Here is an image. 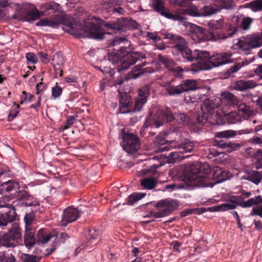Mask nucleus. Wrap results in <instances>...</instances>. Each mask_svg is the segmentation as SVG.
<instances>
[{
    "instance_id": "c756f323",
    "label": "nucleus",
    "mask_w": 262,
    "mask_h": 262,
    "mask_svg": "<svg viewBox=\"0 0 262 262\" xmlns=\"http://www.w3.org/2000/svg\"><path fill=\"white\" fill-rule=\"evenodd\" d=\"M19 188V184L14 180H8L3 182L0 185V192L2 194L12 193Z\"/></svg>"
},
{
    "instance_id": "473e14b6",
    "label": "nucleus",
    "mask_w": 262,
    "mask_h": 262,
    "mask_svg": "<svg viewBox=\"0 0 262 262\" xmlns=\"http://www.w3.org/2000/svg\"><path fill=\"white\" fill-rule=\"evenodd\" d=\"M180 84L183 93L185 92L194 91L198 88L197 81L192 79L182 80Z\"/></svg>"
},
{
    "instance_id": "a18cd8bd",
    "label": "nucleus",
    "mask_w": 262,
    "mask_h": 262,
    "mask_svg": "<svg viewBox=\"0 0 262 262\" xmlns=\"http://www.w3.org/2000/svg\"><path fill=\"white\" fill-rule=\"evenodd\" d=\"M42 6L45 10L47 11L52 10L53 12L58 11L61 8L59 4L54 2L47 3Z\"/></svg>"
},
{
    "instance_id": "f8f14e48",
    "label": "nucleus",
    "mask_w": 262,
    "mask_h": 262,
    "mask_svg": "<svg viewBox=\"0 0 262 262\" xmlns=\"http://www.w3.org/2000/svg\"><path fill=\"white\" fill-rule=\"evenodd\" d=\"M167 38L171 40L174 43V47L178 51L184 59L190 53L191 50L188 48V42L185 39L180 35L167 33L166 35Z\"/></svg>"
},
{
    "instance_id": "338daca9",
    "label": "nucleus",
    "mask_w": 262,
    "mask_h": 262,
    "mask_svg": "<svg viewBox=\"0 0 262 262\" xmlns=\"http://www.w3.org/2000/svg\"><path fill=\"white\" fill-rule=\"evenodd\" d=\"M171 71L173 72L175 74H176L178 76L181 75L183 72L184 70L182 67L179 66H175L174 68Z\"/></svg>"
},
{
    "instance_id": "ddd939ff",
    "label": "nucleus",
    "mask_w": 262,
    "mask_h": 262,
    "mask_svg": "<svg viewBox=\"0 0 262 262\" xmlns=\"http://www.w3.org/2000/svg\"><path fill=\"white\" fill-rule=\"evenodd\" d=\"M0 205V207H4L6 210L0 214V227H6L9 223H13L17 220V214L15 211L14 206L5 204Z\"/></svg>"
},
{
    "instance_id": "423d86ee",
    "label": "nucleus",
    "mask_w": 262,
    "mask_h": 262,
    "mask_svg": "<svg viewBox=\"0 0 262 262\" xmlns=\"http://www.w3.org/2000/svg\"><path fill=\"white\" fill-rule=\"evenodd\" d=\"M223 22L222 19H212L208 22V26L210 29L209 32L212 35V39L214 40L232 37L237 33L238 27L236 24H229L222 28Z\"/></svg>"
},
{
    "instance_id": "e2e57ef3",
    "label": "nucleus",
    "mask_w": 262,
    "mask_h": 262,
    "mask_svg": "<svg viewBox=\"0 0 262 262\" xmlns=\"http://www.w3.org/2000/svg\"><path fill=\"white\" fill-rule=\"evenodd\" d=\"M119 0H101L102 4L110 7L118 4Z\"/></svg>"
},
{
    "instance_id": "3c124183",
    "label": "nucleus",
    "mask_w": 262,
    "mask_h": 262,
    "mask_svg": "<svg viewBox=\"0 0 262 262\" xmlns=\"http://www.w3.org/2000/svg\"><path fill=\"white\" fill-rule=\"evenodd\" d=\"M245 65V62H239L231 66L227 71V74L229 76H233L234 73L237 72L241 68Z\"/></svg>"
},
{
    "instance_id": "a19ab883",
    "label": "nucleus",
    "mask_w": 262,
    "mask_h": 262,
    "mask_svg": "<svg viewBox=\"0 0 262 262\" xmlns=\"http://www.w3.org/2000/svg\"><path fill=\"white\" fill-rule=\"evenodd\" d=\"M16 245V243H15L6 233H4L3 237L0 239V247L13 248Z\"/></svg>"
},
{
    "instance_id": "49530a36",
    "label": "nucleus",
    "mask_w": 262,
    "mask_h": 262,
    "mask_svg": "<svg viewBox=\"0 0 262 262\" xmlns=\"http://www.w3.org/2000/svg\"><path fill=\"white\" fill-rule=\"evenodd\" d=\"M15 258L12 253L0 252V262H15Z\"/></svg>"
},
{
    "instance_id": "aec40b11",
    "label": "nucleus",
    "mask_w": 262,
    "mask_h": 262,
    "mask_svg": "<svg viewBox=\"0 0 262 262\" xmlns=\"http://www.w3.org/2000/svg\"><path fill=\"white\" fill-rule=\"evenodd\" d=\"M79 216V213L77 208L69 207L63 210L62 219L60 222L61 226H66L69 223L77 220Z\"/></svg>"
},
{
    "instance_id": "72a5a7b5",
    "label": "nucleus",
    "mask_w": 262,
    "mask_h": 262,
    "mask_svg": "<svg viewBox=\"0 0 262 262\" xmlns=\"http://www.w3.org/2000/svg\"><path fill=\"white\" fill-rule=\"evenodd\" d=\"M158 59L159 61L169 71H171L172 70L176 65V63L172 59L165 57L162 54L158 55Z\"/></svg>"
},
{
    "instance_id": "774afa93",
    "label": "nucleus",
    "mask_w": 262,
    "mask_h": 262,
    "mask_svg": "<svg viewBox=\"0 0 262 262\" xmlns=\"http://www.w3.org/2000/svg\"><path fill=\"white\" fill-rule=\"evenodd\" d=\"M255 157L257 159V161L262 163V149H258L255 154Z\"/></svg>"
},
{
    "instance_id": "052dcab7",
    "label": "nucleus",
    "mask_w": 262,
    "mask_h": 262,
    "mask_svg": "<svg viewBox=\"0 0 262 262\" xmlns=\"http://www.w3.org/2000/svg\"><path fill=\"white\" fill-rule=\"evenodd\" d=\"M26 57L28 62L33 64H35L38 61L36 56L33 53H27L26 55Z\"/></svg>"
},
{
    "instance_id": "7ed1b4c3",
    "label": "nucleus",
    "mask_w": 262,
    "mask_h": 262,
    "mask_svg": "<svg viewBox=\"0 0 262 262\" xmlns=\"http://www.w3.org/2000/svg\"><path fill=\"white\" fill-rule=\"evenodd\" d=\"M173 119H176L179 123L184 125H188L191 124L189 116L186 114L177 113L173 115L171 112V110L166 107L155 114H149L143 125L141 130V134H142L145 129L149 126L151 128H159L163 125L165 122H170Z\"/></svg>"
},
{
    "instance_id": "5701e85b",
    "label": "nucleus",
    "mask_w": 262,
    "mask_h": 262,
    "mask_svg": "<svg viewBox=\"0 0 262 262\" xmlns=\"http://www.w3.org/2000/svg\"><path fill=\"white\" fill-rule=\"evenodd\" d=\"M165 135L160 134L156 138V144L159 146V150L163 152L174 148L178 146V143L175 140H168Z\"/></svg>"
},
{
    "instance_id": "1a4fd4ad",
    "label": "nucleus",
    "mask_w": 262,
    "mask_h": 262,
    "mask_svg": "<svg viewBox=\"0 0 262 262\" xmlns=\"http://www.w3.org/2000/svg\"><path fill=\"white\" fill-rule=\"evenodd\" d=\"M211 56L210 53L206 51L195 50L193 52L190 51V53L185 58L187 61L192 62L198 61V67L197 69H192V70L195 72L200 70H208L211 69L210 65Z\"/></svg>"
},
{
    "instance_id": "9b49d317",
    "label": "nucleus",
    "mask_w": 262,
    "mask_h": 262,
    "mask_svg": "<svg viewBox=\"0 0 262 262\" xmlns=\"http://www.w3.org/2000/svg\"><path fill=\"white\" fill-rule=\"evenodd\" d=\"M119 137L122 140V146L128 152L137 151L140 147L139 138L134 134L126 133L125 129H121Z\"/></svg>"
},
{
    "instance_id": "4be33fe9",
    "label": "nucleus",
    "mask_w": 262,
    "mask_h": 262,
    "mask_svg": "<svg viewBox=\"0 0 262 262\" xmlns=\"http://www.w3.org/2000/svg\"><path fill=\"white\" fill-rule=\"evenodd\" d=\"M110 46L116 47L114 49L116 52H113L114 53H118L119 54H121L123 53V51L130 47L131 42L125 37H117L111 40Z\"/></svg>"
},
{
    "instance_id": "9d476101",
    "label": "nucleus",
    "mask_w": 262,
    "mask_h": 262,
    "mask_svg": "<svg viewBox=\"0 0 262 262\" xmlns=\"http://www.w3.org/2000/svg\"><path fill=\"white\" fill-rule=\"evenodd\" d=\"M178 205V201L175 200L166 199L160 200L155 206L158 211L152 212L151 215L155 218L167 216L176 209Z\"/></svg>"
},
{
    "instance_id": "f704fd0d",
    "label": "nucleus",
    "mask_w": 262,
    "mask_h": 262,
    "mask_svg": "<svg viewBox=\"0 0 262 262\" xmlns=\"http://www.w3.org/2000/svg\"><path fill=\"white\" fill-rule=\"evenodd\" d=\"M200 16H210L218 11V7L215 5L204 6L200 10Z\"/></svg>"
},
{
    "instance_id": "f3484780",
    "label": "nucleus",
    "mask_w": 262,
    "mask_h": 262,
    "mask_svg": "<svg viewBox=\"0 0 262 262\" xmlns=\"http://www.w3.org/2000/svg\"><path fill=\"white\" fill-rule=\"evenodd\" d=\"M231 57L232 54L228 52L214 53L211 56L210 65L212 68L232 63L233 62V60Z\"/></svg>"
},
{
    "instance_id": "bf43d9fd",
    "label": "nucleus",
    "mask_w": 262,
    "mask_h": 262,
    "mask_svg": "<svg viewBox=\"0 0 262 262\" xmlns=\"http://www.w3.org/2000/svg\"><path fill=\"white\" fill-rule=\"evenodd\" d=\"M22 94L23 95L21 96V100L20 102V104H22L24 101H28L29 102H31L32 101V99L34 97L33 95L30 93H27L25 91H23Z\"/></svg>"
},
{
    "instance_id": "69168bd1",
    "label": "nucleus",
    "mask_w": 262,
    "mask_h": 262,
    "mask_svg": "<svg viewBox=\"0 0 262 262\" xmlns=\"http://www.w3.org/2000/svg\"><path fill=\"white\" fill-rule=\"evenodd\" d=\"M147 36L155 41H158L161 40V38L158 35L151 32H147Z\"/></svg>"
},
{
    "instance_id": "a878e982",
    "label": "nucleus",
    "mask_w": 262,
    "mask_h": 262,
    "mask_svg": "<svg viewBox=\"0 0 262 262\" xmlns=\"http://www.w3.org/2000/svg\"><path fill=\"white\" fill-rule=\"evenodd\" d=\"M200 10L195 6H190L186 8L179 9L174 14L180 15L184 19L178 20L181 23L185 22L186 18L184 15H188L193 17L200 16Z\"/></svg>"
},
{
    "instance_id": "cd10ccee",
    "label": "nucleus",
    "mask_w": 262,
    "mask_h": 262,
    "mask_svg": "<svg viewBox=\"0 0 262 262\" xmlns=\"http://www.w3.org/2000/svg\"><path fill=\"white\" fill-rule=\"evenodd\" d=\"M84 236L86 241L85 244L83 243V249L84 247H88L89 245H96V243L95 242V240L98 236V232L95 229L88 228L84 231Z\"/></svg>"
},
{
    "instance_id": "de8ad7c7",
    "label": "nucleus",
    "mask_w": 262,
    "mask_h": 262,
    "mask_svg": "<svg viewBox=\"0 0 262 262\" xmlns=\"http://www.w3.org/2000/svg\"><path fill=\"white\" fill-rule=\"evenodd\" d=\"M227 119L229 124H235L241 121L242 117L236 112H231L229 113Z\"/></svg>"
},
{
    "instance_id": "7c9ffc66",
    "label": "nucleus",
    "mask_w": 262,
    "mask_h": 262,
    "mask_svg": "<svg viewBox=\"0 0 262 262\" xmlns=\"http://www.w3.org/2000/svg\"><path fill=\"white\" fill-rule=\"evenodd\" d=\"M24 235V244L27 248L31 249L35 243V233L32 228H25Z\"/></svg>"
},
{
    "instance_id": "37998d69",
    "label": "nucleus",
    "mask_w": 262,
    "mask_h": 262,
    "mask_svg": "<svg viewBox=\"0 0 262 262\" xmlns=\"http://www.w3.org/2000/svg\"><path fill=\"white\" fill-rule=\"evenodd\" d=\"M238 112H241L244 116H250L253 114V110L245 103H241L237 105Z\"/></svg>"
},
{
    "instance_id": "58836bf2",
    "label": "nucleus",
    "mask_w": 262,
    "mask_h": 262,
    "mask_svg": "<svg viewBox=\"0 0 262 262\" xmlns=\"http://www.w3.org/2000/svg\"><path fill=\"white\" fill-rule=\"evenodd\" d=\"M245 177V179L256 184H258L262 179V175L259 171H252Z\"/></svg>"
},
{
    "instance_id": "f257e3e1",
    "label": "nucleus",
    "mask_w": 262,
    "mask_h": 262,
    "mask_svg": "<svg viewBox=\"0 0 262 262\" xmlns=\"http://www.w3.org/2000/svg\"><path fill=\"white\" fill-rule=\"evenodd\" d=\"M138 26L136 21L129 17L104 21L89 15L83 19V37L101 40L106 34H121L126 30L137 29Z\"/></svg>"
},
{
    "instance_id": "680f3d73",
    "label": "nucleus",
    "mask_w": 262,
    "mask_h": 262,
    "mask_svg": "<svg viewBox=\"0 0 262 262\" xmlns=\"http://www.w3.org/2000/svg\"><path fill=\"white\" fill-rule=\"evenodd\" d=\"M62 93V89L60 86L56 85L52 89V94L54 98L59 96Z\"/></svg>"
},
{
    "instance_id": "ea45409f",
    "label": "nucleus",
    "mask_w": 262,
    "mask_h": 262,
    "mask_svg": "<svg viewBox=\"0 0 262 262\" xmlns=\"http://www.w3.org/2000/svg\"><path fill=\"white\" fill-rule=\"evenodd\" d=\"M177 147H179V152L183 154L184 152H191L193 150L194 146L192 142H190L189 140H185L182 144H178V146H177Z\"/></svg>"
},
{
    "instance_id": "e433bc0d",
    "label": "nucleus",
    "mask_w": 262,
    "mask_h": 262,
    "mask_svg": "<svg viewBox=\"0 0 262 262\" xmlns=\"http://www.w3.org/2000/svg\"><path fill=\"white\" fill-rule=\"evenodd\" d=\"M52 237L50 234H46V230L44 229H40L38 230L37 235L36 243L38 245L47 243Z\"/></svg>"
},
{
    "instance_id": "2eb2a0df",
    "label": "nucleus",
    "mask_w": 262,
    "mask_h": 262,
    "mask_svg": "<svg viewBox=\"0 0 262 262\" xmlns=\"http://www.w3.org/2000/svg\"><path fill=\"white\" fill-rule=\"evenodd\" d=\"M152 6L156 12L168 19L174 21L184 19L180 15L170 13L169 10L165 7L164 3L162 0H152Z\"/></svg>"
},
{
    "instance_id": "6ab92c4d",
    "label": "nucleus",
    "mask_w": 262,
    "mask_h": 262,
    "mask_svg": "<svg viewBox=\"0 0 262 262\" xmlns=\"http://www.w3.org/2000/svg\"><path fill=\"white\" fill-rule=\"evenodd\" d=\"M16 197L21 202V204L26 207H36L39 205V203L33 196L25 190H19Z\"/></svg>"
},
{
    "instance_id": "0eeeda50",
    "label": "nucleus",
    "mask_w": 262,
    "mask_h": 262,
    "mask_svg": "<svg viewBox=\"0 0 262 262\" xmlns=\"http://www.w3.org/2000/svg\"><path fill=\"white\" fill-rule=\"evenodd\" d=\"M221 104V100L219 97L205 100L201 106L202 112L196 115L194 124L198 127L203 126L207 122L209 115L213 114L215 109L219 107Z\"/></svg>"
},
{
    "instance_id": "4468645a",
    "label": "nucleus",
    "mask_w": 262,
    "mask_h": 262,
    "mask_svg": "<svg viewBox=\"0 0 262 262\" xmlns=\"http://www.w3.org/2000/svg\"><path fill=\"white\" fill-rule=\"evenodd\" d=\"M150 86L145 84L140 88L138 91V97L135 99L133 112H140L146 103L147 97L150 95Z\"/></svg>"
},
{
    "instance_id": "0e129e2a",
    "label": "nucleus",
    "mask_w": 262,
    "mask_h": 262,
    "mask_svg": "<svg viewBox=\"0 0 262 262\" xmlns=\"http://www.w3.org/2000/svg\"><path fill=\"white\" fill-rule=\"evenodd\" d=\"M231 213L232 214L233 216L236 219L238 228L241 230H243L242 224H241V220L237 212L235 211H233V212H231Z\"/></svg>"
},
{
    "instance_id": "c85d7f7f",
    "label": "nucleus",
    "mask_w": 262,
    "mask_h": 262,
    "mask_svg": "<svg viewBox=\"0 0 262 262\" xmlns=\"http://www.w3.org/2000/svg\"><path fill=\"white\" fill-rule=\"evenodd\" d=\"M222 98L221 104H226L229 107H234L235 105H237L238 100L237 97L233 94L229 92H224L221 95Z\"/></svg>"
},
{
    "instance_id": "a211bd4d",
    "label": "nucleus",
    "mask_w": 262,
    "mask_h": 262,
    "mask_svg": "<svg viewBox=\"0 0 262 262\" xmlns=\"http://www.w3.org/2000/svg\"><path fill=\"white\" fill-rule=\"evenodd\" d=\"M191 36L192 39L197 42L208 41L212 38V35L209 31L197 25H194L192 28Z\"/></svg>"
},
{
    "instance_id": "c9c22d12",
    "label": "nucleus",
    "mask_w": 262,
    "mask_h": 262,
    "mask_svg": "<svg viewBox=\"0 0 262 262\" xmlns=\"http://www.w3.org/2000/svg\"><path fill=\"white\" fill-rule=\"evenodd\" d=\"M141 185L146 189H152L157 186V180L154 178H146L141 180Z\"/></svg>"
},
{
    "instance_id": "4c0bfd02",
    "label": "nucleus",
    "mask_w": 262,
    "mask_h": 262,
    "mask_svg": "<svg viewBox=\"0 0 262 262\" xmlns=\"http://www.w3.org/2000/svg\"><path fill=\"white\" fill-rule=\"evenodd\" d=\"M27 8L29 10L26 12V14L30 16L33 20L39 19L41 16V13L37 10L36 6L33 4H28L26 5Z\"/></svg>"
},
{
    "instance_id": "bb28decb",
    "label": "nucleus",
    "mask_w": 262,
    "mask_h": 262,
    "mask_svg": "<svg viewBox=\"0 0 262 262\" xmlns=\"http://www.w3.org/2000/svg\"><path fill=\"white\" fill-rule=\"evenodd\" d=\"M120 112L121 113H127L131 112L132 106V98L127 93L121 95L120 97Z\"/></svg>"
},
{
    "instance_id": "39448f33",
    "label": "nucleus",
    "mask_w": 262,
    "mask_h": 262,
    "mask_svg": "<svg viewBox=\"0 0 262 262\" xmlns=\"http://www.w3.org/2000/svg\"><path fill=\"white\" fill-rule=\"evenodd\" d=\"M130 47L123 51V53L111 52L108 54V60L113 64H116V69L118 72L128 69L130 66L135 64L137 61L144 59L146 57L144 53L141 52L132 51Z\"/></svg>"
},
{
    "instance_id": "13d9d810",
    "label": "nucleus",
    "mask_w": 262,
    "mask_h": 262,
    "mask_svg": "<svg viewBox=\"0 0 262 262\" xmlns=\"http://www.w3.org/2000/svg\"><path fill=\"white\" fill-rule=\"evenodd\" d=\"M229 201L233 204H237V206H239L242 207L241 205L243 203L246 202V201L242 200V198L239 196H234L231 197Z\"/></svg>"
},
{
    "instance_id": "b1692460",
    "label": "nucleus",
    "mask_w": 262,
    "mask_h": 262,
    "mask_svg": "<svg viewBox=\"0 0 262 262\" xmlns=\"http://www.w3.org/2000/svg\"><path fill=\"white\" fill-rule=\"evenodd\" d=\"M256 82L253 80L241 79L232 83L230 89L237 91H245L255 88Z\"/></svg>"
},
{
    "instance_id": "20e7f679",
    "label": "nucleus",
    "mask_w": 262,
    "mask_h": 262,
    "mask_svg": "<svg viewBox=\"0 0 262 262\" xmlns=\"http://www.w3.org/2000/svg\"><path fill=\"white\" fill-rule=\"evenodd\" d=\"M60 25L64 26L62 29L77 38L82 37V25L79 23L73 21L69 16L59 14L54 15L53 19L43 18L38 21L36 25L38 26H49L56 29Z\"/></svg>"
},
{
    "instance_id": "393cba45",
    "label": "nucleus",
    "mask_w": 262,
    "mask_h": 262,
    "mask_svg": "<svg viewBox=\"0 0 262 262\" xmlns=\"http://www.w3.org/2000/svg\"><path fill=\"white\" fill-rule=\"evenodd\" d=\"M164 87L166 93L170 96H178L183 93L181 84H177L173 80L166 82Z\"/></svg>"
},
{
    "instance_id": "5fc2aeb1",
    "label": "nucleus",
    "mask_w": 262,
    "mask_h": 262,
    "mask_svg": "<svg viewBox=\"0 0 262 262\" xmlns=\"http://www.w3.org/2000/svg\"><path fill=\"white\" fill-rule=\"evenodd\" d=\"M179 151L171 152L168 156V161L169 163H174L177 160L182 159V156L180 155Z\"/></svg>"
},
{
    "instance_id": "dca6fc26",
    "label": "nucleus",
    "mask_w": 262,
    "mask_h": 262,
    "mask_svg": "<svg viewBox=\"0 0 262 262\" xmlns=\"http://www.w3.org/2000/svg\"><path fill=\"white\" fill-rule=\"evenodd\" d=\"M242 208H250L253 206L252 211L250 212L251 216H259L262 217V196H256L254 198H251L243 203L241 205Z\"/></svg>"
},
{
    "instance_id": "412c9836",
    "label": "nucleus",
    "mask_w": 262,
    "mask_h": 262,
    "mask_svg": "<svg viewBox=\"0 0 262 262\" xmlns=\"http://www.w3.org/2000/svg\"><path fill=\"white\" fill-rule=\"evenodd\" d=\"M262 46V33L254 34L249 39L245 41L242 45L243 50L245 51L246 54L250 53L249 51L253 48H258Z\"/></svg>"
},
{
    "instance_id": "6e6552de",
    "label": "nucleus",
    "mask_w": 262,
    "mask_h": 262,
    "mask_svg": "<svg viewBox=\"0 0 262 262\" xmlns=\"http://www.w3.org/2000/svg\"><path fill=\"white\" fill-rule=\"evenodd\" d=\"M236 135L235 132L233 130L216 132L215 134L216 138L213 141V145L228 152L237 150L241 147L240 144L222 139V138L229 139L235 137Z\"/></svg>"
},
{
    "instance_id": "6e6d98bb",
    "label": "nucleus",
    "mask_w": 262,
    "mask_h": 262,
    "mask_svg": "<svg viewBox=\"0 0 262 262\" xmlns=\"http://www.w3.org/2000/svg\"><path fill=\"white\" fill-rule=\"evenodd\" d=\"M219 3L223 8L225 9H230L232 7L233 3L232 0H214Z\"/></svg>"
},
{
    "instance_id": "603ef678",
    "label": "nucleus",
    "mask_w": 262,
    "mask_h": 262,
    "mask_svg": "<svg viewBox=\"0 0 262 262\" xmlns=\"http://www.w3.org/2000/svg\"><path fill=\"white\" fill-rule=\"evenodd\" d=\"M250 7L254 12L262 10V0H256L251 2L250 4Z\"/></svg>"
},
{
    "instance_id": "09e8293b",
    "label": "nucleus",
    "mask_w": 262,
    "mask_h": 262,
    "mask_svg": "<svg viewBox=\"0 0 262 262\" xmlns=\"http://www.w3.org/2000/svg\"><path fill=\"white\" fill-rule=\"evenodd\" d=\"M35 213L33 211L27 213L24 216L25 228H31V225L34 220Z\"/></svg>"
},
{
    "instance_id": "864d4df0",
    "label": "nucleus",
    "mask_w": 262,
    "mask_h": 262,
    "mask_svg": "<svg viewBox=\"0 0 262 262\" xmlns=\"http://www.w3.org/2000/svg\"><path fill=\"white\" fill-rule=\"evenodd\" d=\"M252 21L253 19L249 17H244L241 21V28L244 30L249 29Z\"/></svg>"
},
{
    "instance_id": "2f4dec72",
    "label": "nucleus",
    "mask_w": 262,
    "mask_h": 262,
    "mask_svg": "<svg viewBox=\"0 0 262 262\" xmlns=\"http://www.w3.org/2000/svg\"><path fill=\"white\" fill-rule=\"evenodd\" d=\"M6 233L15 243H18L21 238V229L16 223L12 224L11 228Z\"/></svg>"
},
{
    "instance_id": "f03ea898",
    "label": "nucleus",
    "mask_w": 262,
    "mask_h": 262,
    "mask_svg": "<svg viewBox=\"0 0 262 262\" xmlns=\"http://www.w3.org/2000/svg\"><path fill=\"white\" fill-rule=\"evenodd\" d=\"M223 172V169L215 167L213 168L212 173L211 168L209 164H197L191 166L190 172L185 176V179L192 186L212 187L214 183L211 182V180L213 179L217 183H219Z\"/></svg>"
},
{
    "instance_id": "8fccbe9b",
    "label": "nucleus",
    "mask_w": 262,
    "mask_h": 262,
    "mask_svg": "<svg viewBox=\"0 0 262 262\" xmlns=\"http://www.w3.org/2000/svg\"><path fill=\"white\" fill-rule=\"evenodd\" d=\"M52 61L53 66L61 67L64 62L63 56L59 53H56L53 56Z\"/></svg>"
},
{
    "instance_id": "4d7b16f0",
    "label": "nucleus",
    "mask_w": 262,
    "mask_h": 262,
    "mask_svg": "<svg viewBox=\"0 0 262 262\" xmlns=\"http://www.w3.org/2000/svg\"><path fill=\"white\" fill-rule=\"evenodd\" d=\"M237 207V204H233L229 203H224L219 205L220 211H226L228 210H232L235 209Z\"/></svg>"
},
{
    "instance_id": "c03bdc74",
    "label": "nucleus",
    "mask_w": 262,
    "mask_h": 262,
    "mask_svg": "<svg viewBox=\"0 0 262 262\" xmlns=\"http://www.w3.org/2000/svg\"><path fill=\"white\" fill-rule=\"evenodd\" d=\"M145 196L143 193H134L129 195L127 198V204L133 205L134 203L139 200L142 199Z\"/></svg>"
},
{
    "instance_id": "79ce46f5",
    "label": "nucleus",
    "mask_w": 262,
    "mask_h": 262,
    "mask_svg": "<svg viewBox=\"0 0 262 262\" xmlns=\"http://www.w3.org/2000/svg\"><path fill=\"white\" fill-rule=\"evenodd\" d=\"M41 257L35 255L22 253L20 256L21 262H39Z\"/></svg>"
}]
</instances>
